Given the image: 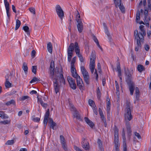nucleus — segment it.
I'll list each match as a JSON object with an SVG mask.
<instances>
[{"instance_id": "1", "label": "nucleus", "mask_w": 151, "mask_h": 151, "mask_svg": "<svg viewBox=\"0 0 151 151\" xmlns=\"http://www.w3.org/2000/svg\"><path fill=\"white\" fill-rule=\"evenodd\" d=\"M55 64L54 62L52 60L50 63V77L51 78L54 80L56 79L58 80L59 78L60 79V83H62L64 85L65 84V81L63 75V72L62 68H56L55 72V78H54V75L55 73Z\"/></svg>"}, {"instance_id": "2", "label": "nucleus", "mask_w": 151, "mask_h": 151, "mask_svg": "<svg viewBox=\"0 0 151 151\" xmlns=\"http://www.w3.org/2000/svg\"><path fill=\"white\" fill-rule=\"evenodd\" d=\"M126 75V81L128 85L130 91V94L132 95L134 93L135 88V84L132 81V74L129 71L125 70Z\"/></svg>"}, {"instance_id": "3", "label": "nucleus", "mask_w": 151, "mask_h": 151, "mask_svg": "<svg viewBox=\"0 0 151 151\" xmlns=\"http://www.w3.org/2000/svg\"><path fill=\"white\" fill-rule=\"evenodd\" d=\"M126 104V108L125 109L124 118L125 123L126 124L127 122H129V121H130L132 119V116L131 113L130 102L127 101Z\"/></svg>"}, {"instance_id": "4", "label": "nucleus", "mask_w": 151, "mask_h": 151, "mask_svg": "<svg viewBox=\"0 0 151 151\" xmlns=\"http://www.w3.org/2000/svg\"><path fill=\"white\" fill-rule=\"evenodd\" d=\"M114 140L115 150L116 151H119L120 144L119 140V130L117 127L115 125L114 129Z\"/></svg>"}, {"instance_id": "5", "label": "nucleus", "mask_w": 151, "mask_h": 151, "mask_svg": "<svg viewBox=\"0 0 151 151\" xmlns=\"http://www.w3.org/2000/svg\"><path fill=\"white\" fill-rule=\"evenodd\" d=\"M70 109L71 111L73 112V115L74 117L80 121H82V119L79 112L77 111L76 108L71 103L69 102Z\"/></svg>"}, {"instance_id": "6", "label": "nucleus", "mask_w": 151, "mask_h": 151, "mask_svg": "<svg viewBox=\"0 0 151 151\" xmlns=\"http://www.w3.org/2000/svg\"><path fill=\"white\" fill-rule=\"evenodd\" d=\"M81 70L83 76L84 81L87 84H89L90 77L88 73L83 66L81 67Z\"/></svg>"}, {"instance_id": "7", "label": "nucleus", "mask_w": 151, "mask_h": 151, "mask_svg": "<svg viewBox=\"0 0 151 151\" xmlns=\"http://www.w3.org/2000/svg\"><path fill=\"white\" fill-rule=\"evenodd\" d=\"M55 10L57 14L61 20H63L64 17V12L62 8L59 5H57L55 6Z\"/></svg>"}, {"instance_id": "8", "label": "nucleus", "mask_w": 151, "mask_h": 151, "mask_svg": "<svg viewBox=\"0 0 151 151\" xmlns=\"http://www.w3.org/2000/svg\"><path fill=\"white\" fill-rule=\"evenodd\" d=\"M96 59V55L94 51H92L90 58V69H94L95 65V60Z\"/></svg>"}, {"instance_id": "9", "label": "nucleus", "mask_w": 151, "mask_h": 151, "mask_svg": "<svg viewBox=\"0 0 151 151\" xmlns=\"http://www.w3.org/2000/svg\"><path fill=\"white\" fill-rule=\"evenodd\" d=\"M49 110L48 109V121L50 124V128L53 130H56L57 129V124L53 121L52 118L49 117Z\"/></svg>"}, {"instance_id": "10", "label": "nucleus", "mask_w": 151, "mask_h": 151, "mask_svg": "<svg viewBox=\"0 0 151 151\" xmlns=\"http://www.w3.org/2000/svg\"><path fill=\"white\" fill-rule=\"evenodd\" d=\"M115 6L117 8L118 6L122 13H124L125 12V9L122 4L121 0H114Z\"/></svg>"}, {"instance_id": "11", "label": "nucleus", "mask_w": 151, "mask_h": 151, "mask_svg": "<svg viewBox=\"0 0 151 151\" xmlns=\"http://www.w3.org/2000/svg\"><path fill=\"white\" fill-rule=\"evenodd\" d=\"M75 52L79 58V60L81 62H84V59L82 55L80 54V49L78 43L75 42Z\"/></svg>"}, {"instance_id": "12", "label": "nucleus", "mask_w": 151, "mask_h": 151, "mask_svg": "<svg viewBox=\"0 0 151 151\" xmlns=\"http://www.w3.org/2000/svg\"><path fill=\"white\" fill-rule=\"evenodd\" d=\"M67 79L71 88L73 90L76 89V86L75 80L70 77H68Z\"/></svg>"}, {"instance_id": "13", "label": "nucleus", "mask_w": 151, "mask_h": 151, "mask_svg": "<svg viewBox=\"0 0 151 151\" xmlns=\"http://www.w3.org/2000/svg\"><path fill=\"white\" fill-rule=\"evenodd\" d=\"M77 23V26L78 31L80 33H81L83 30V25L81 19L76 20Z\"/></svg>"}, {"instance_id": "14", "label": "nucleus", "mask_w": 151, "mask_h": 151, "mask_svg": "<svg viewBox=\"0 0 151 151\" xmlns=\"http://www.w3.org/2000/svg\"><path fill=\"white\" fill-rule=\"evenodd\" d=\"M77 84L80 90H83V83L82 79L80 78V76H78V77L76 79Z\"/></svg>"}, {"instance_id": "15", "label": "nucleus", "mask_w": 151, "mask_h": 151, "mask_svg": "<svg viewBox=\"0 0 151 151\" xmlns=\"http://www.w3.org/2000/svg\"><path fill=\"white\" fill-rule=\"evenodd\" d=\"M53 82L55 91L57 94L60 90L61 83H59L56 79L55 80H54Z\"/></svg>"}, {"instance_id": "16", "label": "nucleus", "mask_w": 151, "mask_h": 151, "mask_svg": "<svg viewBox=\"0 0 151 151\" xmlns=\"http://www.w3.org/2000/svg\"><path fill=\"white\" fill-rule=\"evenodd\" d=\"M122 137L123 140V151H127V143L126 141V138L125 134V131L124 129L123 128L122 129Z\"/></svg>"}, {"instance_id": "17", "label": "nucleus", "mask_w": 151, "mask_h": 151, "mask_svg": "<svg viewBox=\"0 0 151 151\" xmlns=\"http://www.w3.org/2000/svg\"><path fill=\"white\" fill-rule=\"evenodd\" d=\"M81 143L83 147L85 150H88L89 149V143L85 139L83 138Z\"/></svg>"}, {"instance_id": "18", "label": "nucleus", "mask_w": 151, "mask_h": 151, "mask_svg": "<svg viewBox=\"0 0 151 151\" xmlns=\"http://www.w3.org/2000/svg\"><path fill=\"white\" fill-rule=\"evenodd\" d=\"M60 142L62 147L65 150H67V145L66 141L64 136L62 135H60Z\"/></svg>"}, {"instance_id": "19", "label": "nucleus", "mask_w": 151, "mask_h": 151, "mask_svg": "<svg viewBox=\"0 0 151 151\" xmlns=\"http://www.w3.org/2000/svg\"><path fill=\"white\" fill-rule=\"evenodd\" d=\"M116 65H117V71L118 72V76L119 77L120 82H122V77H121V76H122L121 71V68L120 67V63H119V62L118 61H117Z\"/></svg>"}, {"instance_id": "20", "label": "nucleus", "mask_w": 151, "mask_h": 151, "mask_svg": "<svg viewBox=\"0 0 151 151\" xmlns=\"http://www.w3.org/2000/svg\"><path fill=\"white\" fill-rule=\"evenodd\" d=\"M126 128L127 130V133L129 136H130L131 134L132 130L131 128V126L129 122H127L125 124Z\"/></svg>"}, {"instance_id": "21", "label": "nucleus", "mask_w": 151, "mask_h": 151, "mask_svg": "<svg viewBox=\"0 0 151 151\" xmlns=\"http://www.w3.org/2000/svg\"><path fill=\"white\" fill-rule=\"evenodd\" d=\"M85 122L86 123L91 127V128H93L94 125L93 123L88 118L85 117L84 118Z\"/></svg>"}, {"instance_id": "22", "label": "nucleus", "mask_w": 151, "mask_h": 151, "mask_svg": "<svg viewBox=\"0 0 151 151\" xmlns=\"http://www.w3.org/2000/svg\"><path fill=\"white\" fill-rule=\"evenodd\" d=\"M75 49V44L71 43L68 48V52H73Z\"/></svg>"}, {"instance_id": "23", "label": "nucleus", "mask_w": 151, "mask_h": 151, "mask_svg": "<svg viewBox=\"0 0 151 151\" xmlns=\"http://www.w3.org/2000/svg\"><path fill=\"white\" fill-rule=\"evenodd\" d=\"M48 51L51 54L52 52V45L50 42L48 43Z\"/></svg>"}, {"instance_id": "24", "label": "nucleus", "mask_w": 151, "mask_h": 151, "mask_svg": "<svg viewBox=\"0 0 151 151\" xmlns=\"http://www.w3.org/2000/svg\"><path fill=\"white\" fill-rule=\"evenodd\" d=\"M135 94H136V98L137 100H138L140 95V91L139 88L136 87L135 88Z\"/></svg>"}, {"instance_id": "25", "label": "nucleus", "mask_w": 151, "mask_h": 151, "mask_svg": "<svg viewBox=\"0 0 151 151\" xmlns=\"http://www.w3.org/2000/svg\"><path fill=\"white\" fill-rule=\"evenodd\" d=\"M22 68L25 74H27L28 72V68L26 63L25 62L23 63Z\"/></svg>"}, {"instance_id": "26", "label": "nucleus", "mask_w": 151, "mask_h": 151, "mask_svg": "<svg viewBox=\"0 0 151 151\" xmlns=\"http://www.w3.org/2000/svg\"><path fill=\"white\" fill-rule=\"evenodd\" d=\"M137 68L138 71L140 72L145 71V68L142 65L139 64L137 65Z\"/></svg>"}, {"instance_id": "27", "label": "nucleus", "mask_w": 151, "mask_h": 151, "mask_svg": "<svg viewBox=\"0 0 151 151\" xmlns=\"http://www.w3.org/2000/svg\"><path fill=\"white\" fill-rule=\"evenodd\" d=\"M97 143L98 144L99 147L101 151H104V149L102 147L101 141L99 139H98Z\"/></svg>"}, {"instance_id": "28", "label": "nucleus", "mask_w": 151, "mask_h": 151, "mask_svg": "<svg viewBox=\"0 0 151 151\" xmlns=\"http://www.w3.org/2000/svg\"><path fill=\"white\" fill-rule=\"evenodd\" d=\"M138 36H137V39H136L137 40V39H139V40H140V41L142 42L144 40L143 39V36L142 33H141V32H139V33H138Z\"/></svg>"}, {"instance_id": "29", "label": "nucleus", "mask_w": 151, "mask_h": 151, "mask_svg": "<svg viewBox=\"0 0 151 151\" xmlns=\"http://www.w3.org/2000/svg\"><path fill=\"white\" fill-rule=\"evenodd\" d=\"M43 122L44 124V127L45 128L47 124V110H46L45 112Z\"/></svg>"}, {"instance_id": "30", "label": "nucleus", "mask_w": 151, "mask_h": 151, "mask_svg": "<svg viewBox=\"0 0 151 151\" xmlns=\"http://www.w3.org/2000/svg\"><path fill=\"white\" fill-rule=\"evenodd\" d=\"M15 104V101L14 99H12L7 101L5 104L7 106H9L11 104L14 105Z\"/></svg>"}, {"instance_id": "31", "label": "nucleus", "mask_w": 151, "mask_h": 151, "mask_svg": "<svg viewBox=\"0 0 151 151\" xmlns=\"http://www.w3.org/2000/svg\"><path fill=\"white\" fill-rule=\"evenodd\" d=\"M140 42L141 41H140V40H139V39H137V46L135 48V50L136 51H138L139 47H141V43Z\"/></svg>"}, {"instance_id": "32", "label": "nucleus", "mask_w": 151, "mask_h": 151, "mask_svg": "<svg viewBox=\"0 0 151 151\" xmlns=\"http://www.w3.org/2000/svg\"><path fill=\"white\" fill-rule=\"evenodd\" d=\"M23 29L27 33L28 35H30V32L29 31V27L27 26H24L23 28Z\"/></svg>"}, {"instance_id": "33", "label": "nucleus", "mask_w": 151, "mask_h": 151, "mask_svg": "<svg viewBox=\"0 0 151 151\" xmlns=\"http://www.w3.org/2000/svg\"><path fill=\"white\" fill-rule=\"evenodd\" d=\"M21 25V22L19 20L17 19L16 21V25L15 30H17L19 27Z\"/></svg>"}, {"instance_id": "34", "label": "nucleus", "mask_w": 151, "mask_h": 151, "mask_svg": "<svg viewBox=\"0 0 151 151\" xmlns=\"http://www.w3.org/2000/svg\"><path fill=\"white\" fill-rule=\"evenodd\" d=\"M103 24H104V27L105 30V32L106 33L108 37H110V36H111V35H110V34L109 32L108 31V28H107V27L106 25L104 23Z\"/></svg>"}, {"instance_id": "35", "label": "nucleus", "mask_w": 151, "mask_h": 151, "mask_svg": "<svg viewBox=\"0 0 151 151\" xmlns=\"http://www.w3.org/2000/svg\"><path fill=\"white\" fill-rule=\"evenodd\" d=\"M100 118L102 121L104 123V127H106L107 124L106 122V119L105 117H104V115L101 116Z\"/></svg>"}, {"instance_id": "36", "label": "nucleus", "mask_w": 151, "mask_h": 151, "mask_svg": "<svg viewBox=\"0 0 151 151\" xmlns=\"http://www.w3.org/2000/svg\"><path fill=\"white\" fill-rule=\"evenodd\" d=\"M96 91L97 98L98 99H99L101 96V93L99 87L97 88Z\"/></svg>"}, {"instance_id": "37", "label": "nucleus", "mask_w": 151, "mask_h": 151, "mask_svg": "<svg viewBox=\"0 0 151 151\" xmlns=\"http://www.w3.org/2000/svg\"><path fill=\"white\" fill-rule=\"evenodd\" d=\"M110 99H109V101L107 102V111L108 113L110 112Z\"/></svg>"}, {"instance_id": "38", "label": "nucleus", "mask_w": 151, "mask_h": 151, "mask_svg": "<svg viewBox=\"0 0 151 151\" xmlns=\"http://www.w3.org/2000/svg\"><path fill=\"white\" fill-rule=\"evenodd\" d=\"M12 83H10L9 81H6L5 85L6 88H9L11 87Z\"/></svg>"}, {"instance_id": "39", "label": "nucleus", "mask_w": 151, "mask_h": 151, "mask_svg": "<svg viewBox=\"0 0 151 151\" xmlns=\"http://www.w3.org/2000/svg\"><path fill=\"white\" fill-rule=\"evenodd\" d=\"M40 81V80L39 79L37 78L36 77H34L32 79L31 81H30V83H34L36 81Z\"/></svg>"}, {"instance_id": "40", "label": "nucleus", "mask_w": 151, "mask_h": 151, "mask_svg": "<svg viewBox=\"0 0 151 151\" xmlns=\"http://www.w3.org/2000/svg\"><path fill=\"white\" fill-rule=\"evenodd\" d=\"M144 10L145 11L144 12V14L145 15V19L146 20L148 15V12L146 7L145 9H144Z\"/></svg>"}, {"instance_id": "41", "label": "nucleus", "mask_w": 151, "mask_h": 151, "mask_svg": "<svg viewBox=\"0 0 151 151\" xmlns=\"http://www.w3.org/2000/svg\"><path fill=\"white\" fill-rule=\"evenodd\" d=\"M88 104H89L92 107L94 106L96 107V105L95 104L94 102L91 99H89L88 100Z\"/></svg>"}, {"instance_id": "42", "label": "nucleus", "mask_w": 151, "mask_h": 151, "mask_svg": "<svg viewBox=\"0 0 151 151\" xmlns=\"http://www.w3.org/2000/svg\"><path fill=\"white\" fill-rule=\"evenodd\" d=\"M136 19L137 20H139L140 19V14L139 9L137 12Z\"/></svg>"}, {"instance_id": "43", "label": "nucleus", "mask_w": 151, "mask_h": 151, "mask_svg": "<svg viewBox=\"0 0 151 151\" xmlns=\"http://www.w3.org/2000/svg\"><path fill=\"white\" fill-rule=\"evenodd\" d=\"M71 73L72 76L76 79L77 78V77H78V76H80L78 75V74H77L76 71H75V72H71Z\"/></svg>"}, {"instance_id": "44", "label": "nucleus", "mask_w": 151, "mask_h": 151, "mask_svg": "<svg viewBox=\"0 0 151 151\" xmlns=\"http://www.w3.org/2000/svg\"><path fill=\"white\" fill-rule=\"evenodd\" d=\"M14 143L13 140H9L7 141L5 144L6 145H12Z\"/></svg>"}, {"instance_id": "45", "label": "nucleus", "mask_w": 151, "mask_h": 151, "mask_svg": "<svg viewBox=\"0 0 151 151\" xmlns=\"http://www.w3.org/2000/svg\"><path fill=\"white\" fill-rule=\"evenodd\" d=\"M37 67L36 66H32V71L35 74H36V73Z\"/></svg>"}, {"instance_id": "46", "label": "nucleus", "mask_w": 151, "mask_h": 151, "mask_svg": "<svg viewBox=\"0 0 151 151\" xmlns=\"http://www.w3.org/2000/svg\"><path fill=\"white\" fill-rule=\"evenodd\" d=\"M29 11L31 13L33 14H35V9L34 8L31 7L29 9Z\"/></svg>"}, {"instance_id": "47", "label": "nucleus", "mask_w": 151, "mask_h": 151, "mask_svg": "<svg viewBox=\"0 0 151 151\" xmlns=\"http://www.w3.org/2000/svg\"><path fill=\"white\" fill-rule=\"evenodd\" d=\"M40 103L42 106H43V108H44L45 109L46 108L47 106V104L44 103L42 101H40Z\"/></svg>"}, {"instance_id": "48", "label": "nucleus", "mask_w": 151, "mask_h": 151, "mask_svg": "<svg viewBox=\"0 0 151 151\" xmlns=\"http://www.w3.org/2000/svg\"><path fill=\"white\" fill-rule=\"evenodd\" d=\"M76 71L74 65H71V72H74Z\"/></svg>"}, {"instance_id": "49", "label": "nucleus", "mask_w": 151, "mask_h": 151, "mask_svg": "<svg viewBox=\"0 0 151 151\" xmlns=\"http://www.w3.org/2000/svg\"><path fill=\"white\" fill-rule=\"evenodd\" d=\"M36 51L35 50H33L31 53V55L32 58H34L35 56Z\"/></svg>"}, {"instance_id": "50", "label": "nucleus", "mask_w": 151, "mask_h": 151, "mask_svg": "<svg viewBox=\"0 0 151 151\" xmlns=\"http://www.w3.org/2000/svg\"><path fill=\"white\" fill-rule=\"evenodd\" d=\"M134 135L137 137L139 139H141V137L140 134L138 133L135 132L134 133Z\"/></svg>"}, {"instance_id": "51", "label": "nucleus", "mask_w": 151, "mask_h": 151, "mask_svg": "<svg viewBox=\"0 0 151 151\" xmlns=\"http://www.w3.org/2000/svg\"><path fill=\"white\" fill-rule=\"evenodd\" d=\"M32 120L35 122H39L40 121V119L38 117L32 118Z\"/></svg>"}, {"instance_id": "52", "label": "nucleus", "mask_w": 151, "mask_h": 151, "mask_svg": "<svg viewBox=\"0 0 151 151\" xmlns=\"http://www.w3.org/2000/svg\"><path fill=\"white\" fill-rule=\"evenodd\" d=\"M77 15H76V20H77V19H81V17H80V14H79V12L77 10Z\"/></svg>"}, {"instance_id": "53", "label": "nucleus", "mask_w": 151, "mask_h": 151, "mask_svg": "<svg viewBox=\"0 0 151 151\" xmlns=\"http://www.w3.org/2000/svg\"><path fill=\"white\" fill-rule=\"evenodd\" d=\"M96 107L94 106H93V112L96 115L98 114L97 110V109L95 107Z\"/></svg>"}, {"instance_id": "54", "label": "nucleus", "mask_w": 151, "mask_h": 151, "mask_svg": "<svg viewBox=\"0 0 151 151\" xmlns=\"http://www.w3.org/2000/svg\"><path fill=\"white\" fill-rule=\"evenodd\" d=\"M76 57H73L71 62V65H74V63L76 62Z\"/></svg>"}, {"instance_id": "55", "label": "nucleus", "mask_w": 151, "mask_h": 151, "mask_svg": "<svg viewBox=\"0 0 151 151\" xmlns=\"http://www.w3.org/2000/svg\"><path fill=\"white\" fill-rule=\"evenodd\" d=\"M6 10H9V4L8 2L4 4Z\"/></svg>"}, {"instance_id": "56", "label": "nucleus", "mask_w": 151, "mask_h": 151, "mask_svg": "<svg viewBox=\"0 0 151 151\" xmlns=\"http://www.w3.org/2000/svg\"><path fill=\"white\" fill-rule=\"evenodd\" d=\"M135 39H137V36H138V32L137 30H135L134 33Z\"/></svg>"}, {"instance_id": "57", "label": "nucleus", "mask_w": 151, "mask_h": 151, "mask_svg": "<svg viewBox=\"0 0 151 151\" xmlns=\"http://www.w3.org/2000/svg\"><path fill=\"white\" fill-rule=\"evenodd\" d=\"M93 39L94 41L96 43H97V42H99V41L96 38V36L94 35H93Z\"/></svg>"}, {"instance_id": "58", "label": "nucleus", "mask_w": 151, "mask_h": 151, "mask_svg": "<svg viewBox=\"0 0 151 151\" xmlns=\"http://www.w3.org/2000/svg\"><path fill=\"white\" fill-rule=\"evenodd\" d=\"M144 26L143 25H141L140 26L139 28L141 31L142 32L145 30L144 29Z\"/></svg>"}, {"instance_id": "59", "label": "nucleus", "mask_w": 151, "mask_h": 151, "mask_svg": "<svg viewBox=\"0 0 151 151\" xmlns=\"http://www.w3.org/2000/svg\"><path fill=\"white\" fill-rule=\"evenodd\" d=\"M10 75L9 74H7L5 76V78L6 79V81H9V78H10Z\"/></svg>"}, {"instance_id": "60", "label": "nucleus", "mask_w": 151, "mask_h": 151, "mask_svg": "<svg viewBox=\"0 0 151 151\" xmlns=\"http://www.w3.org/2000/svg\"><path fill=\"white\" fill-rule=\"evenodd\" d=\"M74 148L76 151H82L80 148L76 146H74Z\"/></svg>"}, {"instance_id": "61", "label": "nucleus", "mask_w": 151, "mask_h": 151, "mask_svg": "<svg viewBox=\"0 0 151 151\" xmlns=\"http://www.w3.org/2000/svg\"><path fill=\"white\" fill-rule=\"evenodd\" d=\"M3 119H7L8 118V116L6 114H4L2 115L1 114V117Z\"/></svg>"}, {"instance_id": "62", "label": "nucleus", "mask_w": 151, "mask_h": 151, "mask_svg": "<svg viewBox=\"0 0 151 151\" xmlns=\"http://www.w3.org/2000/svg\"><path fill=\"white\" fill-rule=\"evenodd\" d=\"M99 111L100 116L104 115L103 111L101 108H99Z\"/></svg>"}, {"instance_id": "63", "label": "nucleus", "mask_w": 151, "mask_h": 151, "mask_svg": "<svg viewBox=\"0 0 151 151\" xmlns=\"http://www.w3.org/2000/svg\"><path fill=\"white\" fill-rule=\"evenodd\" d=\"M97 68L99 70V72H100L101 70V66L100 64L99 63H98L97 64Z\"/></svg>"}, {"instance_id": "64", "label": "nucleus", "mask_w": 151, "mask_h": 151, "mask_svg": "<svg viewBox=\"0 0 151 151\" xmlns=\"http://www.w3.org/2000/svg\"><path fill=\"white\" fill-rule=\"evenodd\" d=\"M145 48L146 51H148L149 50V46L147 45H145Z\"/></svg>"}]
</instances>
